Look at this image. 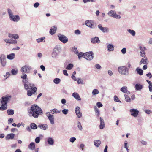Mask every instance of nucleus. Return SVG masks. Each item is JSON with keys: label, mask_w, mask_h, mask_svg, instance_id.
<instances>
[{"label": "nucleus", "mask_w": 152, "mask_h": 152, "mask_svg": "<svg viewBox=\"0 0 152 152\" xmlns=\"http://www.w3.org/2000/svg\"><path fill=\"white\" fill-rule=\"evenodd\" d=\"M96 0H83V2L85 3L88 2H95Z\"/></svg>", "instance_id": "obj_48"}, {"label": "nucleus", "mask_w": 152, "mask_h": 152, "mask_svg": "<svg viewBox=\"0 0 152 152\" xmlns=\"http://www.w3.org/2000/svg\"><path fill=\"white\" fill-rule=\"evenodd\" d=\"M76 140L75 137H72L70 138V141L71 142H74Z\"/></svg>", "instance_id": "obj_54"}, {"label": "nucleus", "mask_w": 152, "mask_h": 152, "mask_svg": "<svg viewBox=\"0 0 152 152\" xmlns=\"http://www.w3.org/2000/svg\"><path fill=\"white\" fill-rule=\"evenodd\" d=\"M109 15L113 17L116 18L120 19L121 16L119 15L116 14V12L113 10L110 11L108 13Z\"/></svg>", "instance_id": "obj_8"}, {"label": "nucleus", "mask_w": 152, "mask_h": 152, "mask_svg": "<svg viewBox=\"0 0 152 152\" xmlns=\"http://www.w3.org/2000/svg\"><path fill=\"white\" fill-rule=\"evenodd\" d=\"M91 42L93 43H99L100 42V41L98 37H96L91 39Z\"/></svg>", "instance_id": "obj_16"}, {"label": "nucleus", "mask_w": 152, "mask_h": 152, "mask_svg": "<svg viewBox=\"0 0 152 152\" xmlns=\"http://www.w3.org/2000/svg\"><path fill=\"white\" fill-rule=\"evenodd\" d=\"M39 128L41 129L45 130L48 128V126L46 124H40L38 126Z\"/></svg>", "instance_id": "obj_21"}, {"label": "nucleus", "mask_w": 152, "mask_h": 152, "mask_svg": "<svg viewBox=\"0 0 152 152\" xmlns=\"http://www.w3.org/2000/svg\"><path fill=\"white\" fill-rule=\"evenodd\" d=\"M9 97L7 96H3L0 99L1 102L2 104L1 106L0 107V110L4 111L7 108V102L9 100Z\"/></svg>", "instance_id": "obj_3"}, {"label": "nucleus", "mask_w": 152, "mask_h": 152, "mask_svg": "<svg viewBox=\"0 0 152 152\" xmlns=\"http://www.w3.org/2000/svg\"><path fill=\"white\" fill-rule=\"evenodd\" d=\"M68 109H64L62 110V113L64 114H66L68 113Z\"/></svg>", "instance_id": "obj_49"}, {"label": "nucleus", "mask_w": 152, "mask_h": 152, "mask_svg": "<svg viewBox=\"0 0 152 152\" xmlns=\"http://www.w3.org/2000/svg\"><path fill=\"white\" fill-rule=\"evenodd\" d=\"M61 80L58 78H56L54 80V82L56 84H58L60 82Z\"/></svg>", "instance_id": "obj_39"}, {"label": "nucleus", "mask_w": 152, "mask_h": 152, "mask_svg": "<svg viewBox=\"0 0 152 152\" xmlns=\"http://www.w3.org/2000/svg\"><path fill=\"white\" fill-rule=\"evenodd\" d=\"M114 100L117 102H119L120 101L118 97L115 95L114 96Z\"/></svg>", "instance_id": "obj_53"}, {"label": "nucleus", "mask_w": 152, "mask_h": 152, "mask_svg": "<svg viewBox=\"0 0 152 152\" xmlns=\"http://www.w3.org/2000/svg\"><path fill=\"white\" fill-rule=\"evenodd\" d=\"M95 67L96 69H100L101 67L100 66L99 64L96 65Z\"/></svg>", "instance_id": "obj_62"}, {"label": "nucleus", "mask_w": 152, "mask_h": 152, "mask_svg": "<svg viewBox=\"0 0 152 152\" xmlns=\"http://www.w3.org/2000/svg\"><path fill=\"white\" fill-rule=\"evenodd\" d=\"M85 24L91 28H94V22L92 20H86L85 21Z\"/></svg>", "instance_id": "obj_10"}, {"label": "nucleus", "mask_w": 152, "mask_h": 152, "mask_svg": "<svg viewBox=\"0 0 152 152\" xmlns=\"http://www.w3.org/2000/svg\"><path fill=\"white\" fill-rule=\"evenodd\" d=\"M7 10H8V12L9 14V16L10 17L12 15V11L9 8Z\"/></svg>", "instance_id": "obj_47"}, {"label": "nucleus", "mask_w": 152, "mask_h": 152, "mask_svg": "<svg viewBox=\"0 0 152 152\" xmlns=\"http://www.w3.org/2000/svg\"><path fill=\"white\" fill-rule=\"evenodd\" d=\"M75 33L76 34H80V32L79 30H75Z\"/></svg>", "instance_id": "obj_57"}, {"label": "nucleus", "mask_w": 152, "mask_h": 152, "mask_svg": "<svg viewBox=\"0 0 152 152\" xmlns=\"http://www.w3.org/2000/svg\"><path fill=\"white\" fill-rule=\"evenodd\" d=\"M28 114L29 116L37 118L42 114V111L41 108L35 104L31 106L30 109L28 110Z\"/></svg>", "instance_id": "obj_2"}, {"label": "nucleus", "mask_w": 152, "mask_h": 152, "mask_svg": "<svg viewBox=\"0 0 152 152\" xmlns=\"http://www.w3.org/2000/svg\"><path fill=\"white\" fill-rule=\"evenodd\" d=\"M63 74L66 75V76H68V74L67 73V71L66 70H64L63 71Z\"/></svg>", "instance_id": "obj_59"}, {"label": "nucleus", "mask_w": 152, "mask_h": 152, "mask_svg": "<svg viewBox=\"0 0 152 152\" xmlns=\"http://www.w3.org/2000/svg\"><path fill=\"white\" fill-rule=\"evenodd\" d=\"M107 146L106 145L104 150V152H107Z\"/></svg>", "instance_id": "obj_64"}, {"label": "nucleus", "mask_w": 152, "mask_h": 152, "mask_svg": "<svg viewBox=\"0 0 152 152\" xmlns=\"http://www.w3.org/2000/svg\"><path fill=\"white\" fill-rule=\"evenodd\" d=\"M77 82L78 84L82 83L83 82V80L80 79H79L77 80Z\"/></svg>", "instance_id": "obj_60"}, {"label": "nucleus", "mask_w": 152, "mask_h": 152, "mask_svg": "<svg viewBox=\"0 0 152 152\" xmlns=\"http://www.w3.org/2000/svg\"><path fill=\"white\" fill-rule=\"evenodd\" d=\"M147 57H145V56L143 58H142L140 61V65H141L142 64H147Z\"/></svg>", "instance_id": "obj_22"}, {"label": "nucleus", "mask_w": 152, "mask_h": 152, "mask_svg": "<svg viewBox=\"0 0 152 152\" xmlns=\"http://www.w3.org/2000/svg\"><path fill=\"white\" fill-rule=\"evenodd\" d=\"M40 137H37L35 139V142L37 143H38L40 142Z\"/></svg>", "instance_id": "obj_50"}, {"label": "nucleus", "mask_w": 152, "mask_h": 152, "mask_svg": "<svg viewBox=\"0 0 152 152\" xmlns=\"http://www.w3.org/2000/svg\"><path fill=\"white\" fill-rule=\"evenodd\" d=\"M127 88L126 86H124L121 88L120 90L123 93L129 94L130 92L127 90Z\"/></svg>", "instance_id": "obj_20"}, {"label": "nucleus", "mask_w": 152, "mask_h": 152, "mask_svg": "<svg viewBox=\"0 0 152 152\" xmlns=\"http://www.w3.org/2000/svg\"><path fill=\"white\" fill-rule=\"evenodd\" d=\"M7 112L8 115H12L14 114V110L12 109L8 110Z\"/></svg>", "instance_id": "obj_34"}, {"label": "nucleus", "mask_w": 152, "mask_h": 152, "mask_svg": "<svg viewBox=\"0 0 152 152\" xmlns=\"http://www.w3.org/2000/svg\"><path fill=\"white\" fill-rule=\"evenodd\" d=\"M146 76L149 77V78H151L152 77V75L151 73L149 72L148 74H146Z\"/></svg>", "instance_id": "obj_58"}, {"label": "nucleus", "mask_w": 152, "mask_h": 152, "mask_svg": "<svg viewBox=\"0 0 152 152\" xmlns=\"http://www.w3.org/2000/svg\"><path fill=\"white\" fill-rule=\"evenodd\" d=\"M46 115L48 117V118L50 120L51 124H52L54 123V117L53 115L50 114L49 112L46 114Z\"/></svg>", "instance_id": "obj_11"}, {"label": "nucleus", "mask_w": 152, "mask_h": 152, "mask_svg": "<svg viewBox=\"0 0 152 152\" xmlns=\"http://www.w3.org/2000/svg\"><path fill=\"white\" fill-rule=\"evenodd\" d=\"M15 56V54L11 53L8 55L7 56V58L8 59L11 60L13 59L14 58Z\"/></svg>", "instance_id": "obj_29"}, {"label": "nucleus", "mask_w": 152, "mask_h": 152, "mask_svg": "<svg viewBox=\"0 0 152 152\" xmlns=\"http://www.w3.org/2000/svg\"><path fill=\"white\" fill-rule=\"evenodd\" d=\"M140 49L141 50L140 51V55L142 57H145V50L146 49L145 47L143 48L141 46H140Z\"/></svg>", "instance_id": "obj_17"}, {"label": "nucleus", "mask_w": 152, "mask_h": 152, "mask_svg": "<svg viewBox=\"0 0 152 152\" xmlns=\"http://www.w3.org/2000/svg\"><path fill=\"white\" fill-rule=\"evenodd\" d=\"M28 148L31 150H34L35 148V144L34 142H31L28 146Z\"/></svg>", "instance_id": "obj_27"}, {"label": "nucleus", "mask_w": 152, "mask_h": 152, "mask_svg": "<svg viewBox=\"0 0 152 152\" xmlns=\"http://www.w3.org/2000/svg\"><path fill=\"white\" fill-rule=\"evenodd\" d=\"M72 95L77 100L80 101L81 100L79 95L77 93H74L72 94Z\"/></svg>", "instance_id": "obj_24"}, {"label": "nucleus", "mask_w": 152, "mask_h": 152, "mask_svg": "<svg viewBox=\"0 0 152 152\" xmlns=\"http://www.w3.org/2000/svg\"><path fill=\"white\" fill-rule=\"evenodd\" d=\"M15 136V134H8L6 137V139L7 140L10 139H13Z\"/></svg>", "instance_id": "obj_25"}, {"label": "nucleus", "mask_w": 152, "mask_h": 152, "mask_svg": "<svg viewBox=\"0 0 152 152\" xmlns=\"http://www.w3.org/2000/svg\"><path fill=\"white\" fill-rule=\"evenodd\" d=\"M31 127L33 129H36L37 128V126L34 123H32L31 124Z\"/></svg>", "instance_id": "obj_35"}, {"label": "nucleus", "mask_w": 152, "mask_h": 152, "mask_svg": "<svg viewBox=\"0 0 152 152\" xmlns=\"http://www.w3.org/2000/svg\"><path fill=\"white\" fill-rule=\"evenodd\" d=\"M73 65L72 64H69L66 67V69L67 70H71L73 67Z\"/></svg>", "instance_id": "obj_36"}, {"label": "nucleus", "mask_w": 152, "mask_h": 152, "mask_svg": "<svg viewBox=\"0 0 152 152\" xmlns=\"http://www.w3.org/2000/svg\"><path fill=\"white\" fill-rule=\"evenodd\" d=\"M100 124L99 127L100 129H102L104 127V120L101 117H100Z\"/></svg>", "instance_id": "obj_19"}, {"label": "nucleus", "mask_w": 152, "mask_h": 152, "mask_svg": "<svg viewBox=\"0 0 152 152\" xmlns=\"http://www.w3.org/2000/svg\"><path fill=\"white\" fill-rule=\"evenodd\" d=\"M75 112L78 118H80L82 116V113L80 112V109L79 107H77L75 109Z\"/></svg>", "instance_id": "obj_12"}, {"label": "nucleus", "mask_w": 152, "mask_h": 152, "mask_svg": "<svg viewBox=\"0 0 152 152\" xmlns=\"http://www.w3.org/2000/svg\"><path fill=\"white\" fill-rule=\"evenodd\" d=\"M11 73L13 75H16L18 73L17 70H16L14 69H12L11 71Z\"/></svg>", "instance_id": "obj_46"}, {"label": "nucleus", "mask_w": 152, "mask_h": 152, "mask_svg": "<svg viewBox=\"0 0 152 152\" xmlns=\"http://www.w3.org/2000/svg\"><path fill=\"white\" fill-rule=\"evenodd\" d=\"M27 77V75L26 74H23V75L21 76V78L23 79L22 82L24 83L25 89L26 90H28L27 91V95L28 96H31L37 91V88L36 87L34 86V84L28 82V79Z\"/></svg>", "instance_id": "obj_1"}, {"label": "nucleus", "mask_w": 152, "mask_h": 152, "mask_svg": "<svg viewBox=\"0 0 152 152\" xmlns=\"http://www.w3.org/2000/svg\"><path fill=\"white\" fill-rule=\"evenodd\" d=\"M135 88L137 90H140L142 88V86L140 84H137L135 85Z\"/></svg>", "instance_id": "obj_30"}, {"label": "nucleus", "mask_w": 152, "mask_h": 152, "mask_svg": "<svg viewBox=\"0 0 152 152\" xmlns=\"http://www.w3.org/2000/svg\"><path fill=\"white\" fill-rule=\"evenodd\" d=\"M73 51L76 54H77L78 52V51L77 50V48L75 47L74 48H73Z\"/></svg>", "instance_id": "obj_52"}, {"label": "nucleus", "mask_w": 152, "mask_h": 152, "mask_svg": "<svg viewBox=\"0 0 152 152\" xmlns=\"http://www.w3.org/2000/svg\"><path fill=\"white\" fill-rule=\"evenodd\" d=\"M31 67L25 65L22 67L21 69V71L22 72V75L23 74H25V73H28L29 72L31 69Z\"/></svg>", "instance_id": "obj_6"}, {"label": "nucleus", "mask_w": 152, "mask_h": 152, "mask_svg": "<svg viewBox=\"0 0 152 152\" xmlns=\"http://www.w3.org/2000/svg\"><path fill=\"white\" fill-rule=\"evenodd\" d=\"M141 142L142 144L143 145H146L147 144V142L146 141H145L143 140H142L141 141Z\"/></svg>", "instance_id": "obj_63"}, {"label": "nucleus", "mask_w": 152, "mask_h": 152, "mask_svg": "<svg viewBox=\"0 0 152 152\" xmlns=\"http://www.w3.org/2000/svg\"><path fill=\"white\" fill-rule=\"evenodd\" d=\"M77 126L80 130H82L83 128L81 125V123L80 122H78V123Z\"/></svg>", "instance_id": "obj_43"}, {"label": "nucleus", "mask_w": 152, "mask_h": 152, "mask_svg": "<svg viewBox=\"0 0 152 152\" xmlns=\"http://www.w3.org/2000/svg\"><path fill=\"white\" fill-rule=\"evenodd\" d=\"M130 112L131 113V115L135 117H137L139 113V111L137 109H131L130 110Z\"/></svg>", "instance_id": "obj_9"}, {"label": "nucleus", "mask_w": 152, "mask_h": 152, "mask_svg": "<svg viewBox=\"0 0 152 152\" xmlns=\"http://www.w3.org/2000/svg\"><path fill=\"white\" fill-rule=\"evenodd\" d=\"M136 70L140 75H142L143 74V71L141 69H140L139 68H137L136 69Z\"/></svg>", "instance_id": "obj_31"}, {"label": "nucleus", "mask_w": 152, "mask_h": 152, "mask_svg": "<svg viewBox=\"0 0 152 152\" xmlns=\"http://www.w3.org/2000/svg\"><path fill=\"white\" fill-rule=\"evenodd\" d=\"M58 37L59 39L64 43H66L68 41V39L65 36L60 34H59Z\"/></svg>", "instance_id": "obj_7"}, {"label": "nucleus", "mask_w": 152, "mask_h": 152, "mask_svg": "<svg viewBox=\"0 0 152 152\" xmlns=\"http://www.w3.org/2000/svg\"><path fill=\"white\" fill-rule=\"evenodd\" d=\"M78 56V57L79 59H80V58L82 57V56L83 57V54L82 52H80L79 53H78L77 54Z\"/></svg>", "instance_id": "obj_45"}, {"label": "nucleus", "mask_w": 152, "mask_h": 152, "mask_svg": "<svg viewBox=\"0 0 152 152\" xmlns=\"http://www.w3.org/2000/svg\"><path fill=\"white\" fill-rule=\"evenodd\" d=\"M98 27L99 29L101 30L103 32L105 33L107 32L108 31V28L102 27V25L100 24H99L98 25Z\"/></svg>", "instance_id": "obj_18"}, {"label": "nucleus", "mask_w": 152, "mask_h": 152, "mask_svg": "<svg viewBox=\"0 0 152 152\" xmlns=\"http://www.w3.org/2000/svg\"><path fill=\"white\" fill-rule=\"evenodd\" d=\"M96 105L99 108H100L102 106V104L100 102H97Z\"/></svg>", "instance_id": "obj_51"}, {"label": "nucleus", "mask_w": 152, "mask_h": 152, "mask_svg": "<svg viewBox=\"0 0 152 152\" xmlns=\"http://www.w3.org/2000/svg\"><path fill=\"white\" fill-rule=\"evenodd\" d=\"M0 61L2 66H4L6 64L5 58L1 56L0 57Z\"/></svg>", "instance_id": "obj_23"}, {"label": "nucleus", "mask_w": 152, "mask_h": 152, "mask_svg": "<svg viewBox=\"0 0 152 152\" xmlns=\"http://www.w3.org/2000/svg\"><path fill=\"white\" fill-rule=\"evenodd\" d=\"M39 5V4L38 2H36L34 4V6L35 8H37Z\"/></svg>", "instance_id": "obj_56"}, {"label": "nucleus", "mask_w": 152, "mask_h": 152, "mask_svg": "<svg viewBox=\"0 0 152 152\" xmlns=\"http://www.w3.org/2000/svg\"><path fill=\"white\" fill-rule=\"evenodd\" d=\"M48 143L50 145H53L54 143V141L53 139L51 138H49L48 139Z\"/></svg>", "instance_id": "obj_33"}, {"label": "nucleus", "mask_w": 152, "mask_h": 152, "mask_svg": "<svg viewBox=\"0 0 152 152\" xmlns=\"http://www.w3.org/2000/svg\"><path fill=\"white\" fill-rule=\"evenodd\" d=\"M94 109L96 115H97V116L98 117L100 115V111L99 110L96 106L94 107Z\"/></svg>", "instance_id": "obj_28"}, {"label": "nucleus", "mask_w": 152, "mask_h": 152, "mask_svg": "<svg viewBox=\"0 0 152 152\" xmlns=\"http://www.w3.org/2000/svg\"><path fill=\"white\" fill-rule=\"evenodd\" d=\"M45 39V37H42V38H39L37 40V42L39 43Z\"/></svg>", "instance_id": "obj_44"}, {"label": "nucleus", "mask_w": 152, "mask_h": 152, "mask_svg": "<svg viewBox=\"0 0 152 152\" xmlns=\"http://www.w3.org/2000/svg\"><path fill=\"white\" fill-rule=\"evenodd\" d=\"M17 43V41L16 40H10V43L15 44Z\"/></svg>", "instance_id": "obj_42"}, {"label": "nucleus", "mask_w": 152, "mask_h": 152, "mask_svg": "<svg viewBox=\"0 0 152 152\" xmlns=\"http://www.w3.org/2000/svg\"><path fill=\"white\" fill-rule=\"evenodd\" d=\"M118 72L120 74L123 75H127L128 74V70L127 67L125 66L119 67Z\"/></svg>", "instance_id": "obj_4"}, {"label": "nucleus", "mask_w": 152, "mask_h": 152, "mask_svg": "<svg viewBox=\"0 0 152 152\" xmlns=\"http://www.w3.org/2000/svg\"><path fill=\"white\" fill-rule=\"evenodd\" d=\"M124 96L125 97V100L126 102H130L131 100L130 97L127 95H125Z\"/></svg>", "instance_id": "obj_37"}, {"label": "nucleus", "mask_w": 152, "mask_h": 152, "mask_svg": "<svg viewBox=\"0 0 152 152\" xmlns=\"http://www.w3.org/2000/svg\"><path fill=\"white\" fill-rule=\"evenodd\" d=\"M57 29V27L56 26H54L51 28L49 31L51 35L54 34L56 32Z\"/></svg>", "instance_id": "obj_14"}, {"label": "nucleus", "mask_w": 152, "mask_h": 152, "mask_svg": "<svg viewBox=\"0 0 152 152\" xmlns=\"http://www.w3.org/2000/svg\"><path fill=\"white\" fill-rule=\"evenodd\" d=\"M114 46L112 44H109L107 46L108 50L109 51H113L114 50Z\"/></svg>", "instance_id": "obj_26"}, {"label": "nucleus", "mask_w": 152, "mask_h": 152, "mask_svg": "<svg viewBox=\"0 0 152 152\" xmlns=\"http://www.w3.org/2000/svg\"><path fill=\"white\" fill-rule=\"evenodd\" d=\"M101 144V141L100 140H96L94 141V145L96 147H98Z\"/></svg>", "instance_id": "obj_32"}, {"label": "nucleus", "mask_w": 152, "mask_h": 152, "mask_svg": "<svg viewBox=\"0 0 152 152\" xmlns=\"http://www.w3.org/2000/svg\"><path fill=\"white\" fill-rule=\"evenodd\" d=\"M51 113L52 114H54L55 113H60V111L56 109H54L51 110Z\"/></svg>", "instance_id": "obj_38"}, {"label": "nucleus", "mask_w": 152, "mask_h": 152, "mask_svg": "<svg viewBox=\"0 0 152 152\" xmlns=\"http://www.w3.org/2000/svg\"><path fill=\"white\" fill-rule=\"evenodd\" d=\"M8 36L10 38L14 39H18L19 38V37L17 34H14L10 33H9Z\"/></svg>", "instance_id": "obj_15"}, {"label": "nucleus", "mask_w": 152, "mask_h": 152, "mask_svg": "<svg viewBox=\"0 0 152 152\" xmlns=\"http://www.w3.org/2000/svg\"><path fill=\"white\" fill-rule=\"evenodd\" d=\"M10 19L14 22H17L20 20V17L18 15H12L10 17Z\"/></svg>", "instance_id": "obj_13"}, {"label": "nucleus", "mask_w": 152, "mask_h": 152, "mask_svg": "<svg viewBox=\"0 0 152 152\" xmlns=\"http://www.w3.org/2000/svg\"><path fill=\"white\" fill-rule=\"evenodd\" d=\"M128 31L130 33L132 36H134L135 34V32L134 31L129 29L128 30Z\"/></svg>", "instance_id": "obj_40"}, {"label": "nucleus", "mask_w": 152, "mask_h": 152, "mask_svg": "<svg viewBox=\"0 0 152 152\" xmlns=\"http://www.w3.org/2000/svg\"><path fill=\"white\" fill-rule=\"evenodd\" d=\"M93 53L92 52H86L83 54V57L87 60H90L93 58Z\"/></svg>", "instance_id": "obj_5"}, {"label": "nucleus", "mask_w": 152, "mask_h": 152, "mask_svg": "<svg viewBox=\"0 0 152 152\" xmlns=\"http://www.w3.org/2000/svg\"><path fill=\"white\" fill-rule=\"evenodd\" d=\"M99 91L96 89H94L92 92V94L93 95H96L99 93Z\"/></svg>", "instance_id": "obj_41"}, {"label": "nucleus", "mask_w": 152, "mask_h": 152, "mask_svg": "<svg viewBox=\"0 0 152 152\" xmlns=\"http://www.w3.org/2000/svg\"><path fill=\"white\" fill-rule=\"evenodd\" d=\"M40 68L43 71H45V66L43 65H42L40 66Z\"/></svg>", "instance_id": "obj_61"}, {"label": "nucleus", "mask_w": 152, "mask_h": 152, "mask_svg": "<svg viewBox=\"0 0 152 152\" xmlns=\"http://www.w3.org/2000/svg\"><path fill=\"white\" fill-rule=\"evenodd\" d=\"M121 52L123 54H125L126 52V49L125 48H123L121 50Z\"/></svg>", "instance_id": "obj_55"}]
</instances>
